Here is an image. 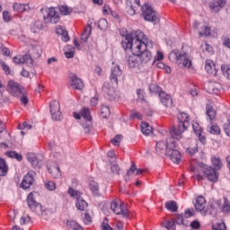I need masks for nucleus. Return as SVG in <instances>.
<instances>
[{
    "mask_svg": "<svg viewBox=\"0 0 230 230\" xmlns=\"http://www.w3.org/2000/svg\"><path fill=\"white\" fill-rule=\"evenodd\" d=\"M22 62L29 66V67H33L35 66V59L31 56V54H25L22 56Z\"/></svg>",
    "mask_w": 230,
    "mask_h": 230,
    "instance_id": "32",
    "label": "nucleus"
},
{
    "mask_svg": "<svg viewBox=\"0 0 230 230\" xmlns=\"http://www.w3.org/2000/svg\"><path fill=\"white\" fill-rule=\"evenodd\" d=\"M126 58L128 60V66L131 68L136 67L137 64H139V59L137 58V55L131 53V55L126 56Z\"/></svg>",
    "mask_w": 230,
    "mask_h": 230,
    "instance_id": "27",
    "label": "nucleus"
},
{
    "mask_svg": "<svg viewBox=\"0 0 230 230\" xmlns=\"http://www.w3.org/2000/svg\"><path fill=\"white\" fill-rule=\"evenodd\" d=\"M178 126L170 129L172 137H175L178 141L182 139V133L188 130L190 127V115L185 112H180L177 117Z\"/></svg>",
    "mask_w": 230,
    "mask_h": 230,
    "instance_id": "2",
    "label": "nucleus"
},
{
    "mask_svg": "<svg viewBox=\"0 0 230 230\" xmlns=\"http://www.w3.org/2000/svg\"><path fill=\"white\" fill-rule=\"evenodd\" d=\"M130 117L137 119H143V115H141L138 111L136 110H132L130 113Z\"/></svg>",
    "mask_w": 230,
    "mask_h": 230,
    "instance_id": "62",
    "label": "nucleus"
},
{
    "mask_svg": "<svg viewBox=\"0 0 230 230\" xmlns=\"http://www.w3.org/2000/svg\"><path fill=\"white\" fill-rule=\"evenodd\" d=\"M18 128L20 130H31V124H28V122H23L18 125Z\"/></svg>",
    "mask_w": 230,
    "mask_h": 230,
    "instance_id": "61",
    "label": "nucleus"
},
{
    "mask_svg": "<svg viewBox=\"0 0 230 230\" xmlns=\"http://www.w3.org/2000/svg\"><path fill=\"white\" fill-rule=\"evenodd\" d=\"M43 19L46 24H57L60 21V16L54 7H50L45 11Z\"/></svg>",
    "mask_w": 230,
    "mask_h": 230,
    "instance_id": "8",
    "label": "nucleus"
},
{
    "mask_svg": "<svg viewBox=\"0 0 230 230\" xmlns=\"http://www.w3.org/2000/svg\"><path fill=\"white\" fill-rule=\"evenodd\" d=\"M56 33L61 36V40H63V42H69V34L67 33V31H66V28L58 26L56 28Z\"/></svg>",
    "mask_w": 230,
    "mask_h": 230,
    "instance_id": "25",
    "label": "nucleus"
},
{
    "mask_svg": "<svg viewBox=\"0 0 230 230\" xmlns=\"http://www.w3.org/2000/svg\"><path fill=\"white\" fill-rule=\"evenodd\" d=\"M141 132L145 134V136H150V133L152 132V126H150L146 122H142L140 125Z\"/></svg>",
    "mask_w": 230,
    "mask_h": 230,
    "instance_id": "38",
    "label": "nucleus"
},
{
    "mask_svg": "<svg viewBox=\"0 0 230 230\" xmlns=\"http://www.w3.org/2000/svg\"><path fill=\"white\" fill-rule=\"evenodd\" d=\"M0 65L2 66L3 71H4L5 75H10V66L4 63V61H0Z\"/></svg>",
    "mask_w": 230,
    "mask_h": 230,
    "instance_id": "63",
    "label": "nucleus"
},
{
    "mask_svg": "<svg viewBox=\"0 0 230 230\" xmlns=\"http://www.w3.org/2000/svg\"><path fill=\"white\" fill-rule=\"evenodd\" d=\"M83 128L85 134H91V130H93V122L91 120H86L83 123Z\"/></svg>",
    "mask_w": 230,
    "mask_h": 230,
    "instance_id": "48",
    "label": "nucleus"
},
{
    "mask_svg": "<svg viewBox=\"0 0 230 230\" xmlns=\"http://www.w3.org/2000/svg\"><path fill=\"white\" fill-rule=\"evenodd\" d=\"M98 28L99 30H102V31H105L107 28H109V22H107V19H101L98 22Z\"/></svg>",
    "mask_w": 230,
    "mask_h": 230,
    "instance_id": "51",
    "label": "nucleus"
},
{
    "mask_svg": "<svg viewBox=\"0 0 230 230\" xmlns=\"http://www.w3.org/2000/svg\"><path fill=\"white\" fill-rule=\"evenodd\" d=\"M213 230H226V223L224 221L217 223L216 226H212Z\"/></svg>",
    "mask_w": 230,
    "mask_h": 230,
    "instance_id": "55",
    "label": "nucleus"
},
{
    "mask_svg": "<svg viewBox=\"0 0 230 230\" xmlns=\"http://www.w3.org/2000/svg\"><path fill=\"white\" fill-rule=\"evenodd\" d=\"M224 130H225L226 136H228L230 137V114L228 116L226 123L224 124Z\"/></svg>",
    "mask_w": 230,
    "mask_h": 230,
    "instance_id": "60",
    "label": "nucleus"
},
{
    "mask_svg": "<svg viewBox=\"0 0 230 230\" xmlns=\"http://www.w3.org/2000/svg\"><path fill=\"white\" fill-rule=\"evenodd\" d=\"M43 23L41 21H36L31 24V31L32 33H40L42 31Z\"/></svg>",
    "mask_w": 230,
    "mask_h": 230,
    "instance_id": "30",
    "label": "nucleus"
},
{
    "mask_svg": "<svg viewBox=\"0 0 230 230\" xmlns=\"http://www.w3.org/2000/svg\"><path fill=\"white\" fill-rule=\"evenodd\" d=\"M221 71L228 80H230V65H222L221 66Z\"/></svg>",
    "mask_w": 230,
    "mask_h": 230,
    "instance_id": "50",
    "label": "nucleus"
},
{
    "mask_svg": "<svg viewBox=\"0 0 230 230\" xmlns=\"http://www.w3.org/2000/svg\"><path fill=\"white\" fill-rule=\"evenodd\" d=\"M165 208L168 211H172V213H175L177 209H179V206H177V202L173 200L167 201L165 203Z\"/></svg>",
    "mask_w": 230,
    "mask_h": 230,
    "instance_id": "37",
    "label": "nucleus"
},
{
    "mask_svg": "<svg viewBox=\"0 0 230 230\" xmlns=\"http://www.w3.org/2000/svg\"><path fill=\"white\" fill-rule=\"evenodd\" d=\"M123 75V71H121V68L119 66H115L111 70V76L110 80L111 84H116L118 85V82L121 80V76Z\"/></svg>",
    "mask_w": 230,
    "mask_h": 230,
    "instance_id": "13",
    "label": "nucleus"
},
{
    "mask_svg": "<svg viewBox=\"0 0 230 230\" xmlns=\"http://www.w3.org/2000/svg\"><path fill=\"white\" fill-rule=\"evenodd\" d=\"M197 152H199V146L197 144L193 147H188L186 150V153L190 156L196 155Z\"/></svg>",
    "mask_w": 230,
    "mask_h": 230,
    "instance_id": "54",
    "label": "nucleus"
},
{
    "mask_svg": "<svg viewBox=\"0 0 230 230\" xmlns=\"http://www.w3.org/2000/svg\"><path fill=\"white\" fill-rule=\"evenodd\" d=\"M7 89L13 96H21L24 93V88L21 87V84L13 81H9Z\"/></svg>",
    "mask_w": 230,
    "mask_h": 230,
    "instance_id": "11",
    "label": "nucleus"
},
{
    "mask_svg": "<svg viewBox=\"0 0 230 230\" xmlns=\"http://www.w3.org/2000/svg\"><path fill=\"white\" fill-rule=\"evenodd\" d=\"M166 155H169L172 163H175L176 164H179V163H181V152H179V150H176L175 148L169 149V152Z\"/></svg>",
    "mask_w": 230,
    "mask_h": 230,
    "instance_id": "20",
    "label": "nucleus"
},
{
    "mask_svg": "<svg viewBox=\"0 0 230 230\" xmlns=\"http://www.w3.org/2000/svg\"><path fill=\"white\" fill-rule=\"evenodd\" d=\"M27 204L30 208L31 211H33L36 213V215H42V211H44V208H42V205H40L37 200H35V194L33 192H31L27 196Z\"/></svg>",
    "mask_w": 230,
    "mask_h": 230,
    "instance_id": "7",
    "label": "nucleus"
},
{
    "mask_svg": "<svg viewBox=\"0 0 230 230\" xmlns=\"http://www.w3.org/2000/svg\"><path fill=\"white\" fill-rule=\"evenodd\" d=\"M209 8L211 10V12H213L214 13H218L219 10H222L221 5L218 4V2H212L209 4Z\"/></svg>",
    "mask_w": 230,
    "mask_h": 230,
    "instance_id": "47",
    "label": "nucleus"
},
{
    "mask_svg": "<svg viewBox=\"0 0 230 230\" xmlns=\"http://www.w3.org/2000/svg\"><path fill=\"white\" fill-rule=\"evenodd\" d=\"M45 188L49 191H55L57 190V184L54 181H48L45 183Z\"/></svg>",
    "mask_w": 230,
    "mask_h": 230,
    "instance_id": "58",
    "label": "nucleus"
},
{
    "mask_svg": "<svg viewBox=\"0 0 230 230\" xmlns=\"http://www.w3.org/2000/svg\"><path fill=\"white\" fill-rule=\"evenodd\" d=\"M203 173L206 175L207 179L211 182H217L218 181V172L217 169L213 167H206L203 169Z\"/></svg>",
    "mask_w": 230,
    "mask_h": 230,
    "instance_id": "16",
    "label": "nucleus"
},
{
    "mask_svg": "<svg viewBox=\"0 0 230 230\" xmlns=\"http://www.w3.org/2000/svg\"><path fill=\"white\" fill-rule=\"evenodd\" d=\"M8 173V165H6V161L0 158V177H4Z\"/></svg>",
    "mask_w": 230,
    "mask_h": 230,
    "instance_id": "35",
    "label": "nucleus"
},
{
    "mask_svg": "<svg viewBox=\"0 0 230 230\" xmlns=\"http://www.w3.org/2000/svg\"><path fill=\"white\" fill-rule=\"evenodd\" d=\"M221 211L225 215H229L230 213V202L229 199H227V198H224V203Z\"/></svg>",
    "mask_w": 230,
    "mask_h": 230,
    "instance_id": "39",
    "label": "nucleus"
},
{
    "mask_svg": "<svg viewBox=\"0 0 230 230\" xmlns=\"http://www.w3.org/2000/svg\"><path fill=\"white\" fill-rule=\"evenodd\" d=\"M206 114L210 121L213 124V121L217 119V110L211 104L206 105Z\"/></svg>",
    "mask_w": 230,
    "mask_h": 230,
    "instance_id": "21",
    "label": "nucleus"
},
{
    "mask_svg": "<svg viewBox=\"0 0 230 230\" xmlns=\"http://www.w3.org/2000/svg\"><path fill=\"white\" fill-rule=\"evenodd\" d=\"M68 226H71L74 230H84V228L76 224L75 221H70Z\"/></svg>",
    "mask_w": 230,
    "mask_h": 230,
    "instance_id": "64",
    "label": "nucleus"
},
{
    "mask_svg": "<svg viewBox=\"0 0 230 230\" xmlns=\"http://www.w3.org/2000/svg\"><path fill=\"white\" fill-rule=\"evenodd\" d=\"M81 114H82L83 118L85 119V121L93 120V117H91V110H89V108H84L81 111Z\"/></svg>",
    "mask_w": 230,
    "mask_h": 230,
    "instance_id": "40",
    "label": "nucleus"
},
{
    "mask_svg": "<svg viewBox=\"0 0 230 230\" xmlns=\"http://www.w3.org/2000/svg\"><path fill=\"white\" fill-rule=\"evenodd\" d=\"M101 116L102 118H104V119H107L111 116V109L109 108V106L102 105Z\"/></svg>",
    "mask_w": 230,
    "mask_h": 230,
    "instance_id": "42",
    "label": "nucleus"
},
{
    "mask_svg": "<svg viewBox=\"0 0 230 230\" xmlns=\"http://www.w3.org/2000/svg\"><path fill=\"white\" fill-rule=\"evenodd\" d=\"M174 222L178 224V226H182L184 224V217L182 215L176 214L174 216Z\"/></svg>",
    "mask_w": 230,
    "mask_h": 230,
    "instance_id": "59",
    "label": "nucleus"
},
{
    "mask_svg": "<svg viewBox=\"0 0 230 230\" xmlns=\"http://www.w3.org/2000/svg\"><path fill=\"white\" fill-rule=\"evenodd\" d=\"M5 155H7V157H10L11 159H16V161L19 162L22 161V155L15 151H7L5 153Z\"/></svg>",
    "mask_w": 230,
    "mask_h": 230,
    "instance_id": "36",
    "label": "nucleus"
},
{
    "mask_svg": "<svg viewBox=\"0 0 230 230\" xmlns=\"http://www.w3.org/2000/svg\"><path fill=\"white\" fill-rule=\"evenodd\" d=\"M201 49L203 53H213V47L208 43H204L201 45Z\"/></svg>",
    "mask_w": 230,
    "mask_h": 230,
    "instance_id": "56",
    "label": "nucleus"
},
{
    "mask_svg": "<svg viewBox=\"0 0 230 230\" xmlns=\"http://www.w3.org/2000/svg\"><path fill=\"white\" fill-rule=\"evenodd\" d=\"M89 190L92 191L93 195L100 194V185L95 181H89Z\"/></svg>",
    "mask_w": 230,
    "mask_h": 230,
    "instance_id": "33",
    "label": "nucleus"
},
{
    "mask_svg": "<svg viewBox=\"0 0 230 230\" xmlns=\"http://www.w3.org/2000/svg\"><path fill=\"white\" fill-rule=\"evenodd\" d=\"M59 12L62 13V15H69V13H73V8L67 6V5H61L59 7Z\"/></svg>",
    "mask_w": 230,
    "mask_h": 230,
    "instance_id": "49",
    "label": "nucleus"
},
{
    "mask_svg": "<svg viewBox=\"0 0 230 230\" xmlns=\"http://www.w3.org/2000/svg\"><path fill=\"white\" fill-rule=\"evenodd\" d=\"M194 206H195L196 211H199L204 217H206V215H208V211H209V210H206V198H204L203 196H199L196 199V202H195Z\"/></svg>",
    "mask_w": 230,
    "mask_h": 230,
    "instance_id": "12",
    "label": "nucleus"
},
{
    "mask_svg": "<svg viewBox=\"0 0 230 230\" xmlns=\"http://www.w3.org/2000/svg\"><path fill=\"white\" fill-rule=\"evenodd\" d=\"M138 58V66H146V64H149V62L152 61V58H154V56L152 55V52L146 49V50L142 51L140 54L137 55Z\"/></svg>",
    "mask_w": 230,
    "mask_h": 230,
    "instance_id": "10",
    "label": "nucleus"
},
{
    "mask_svg": "<svg viewBox=\"0 0 230 230\" xmlns=\"http://www.w3.org/2000/svg\"><path fill=\"white\" fill-rule=\"evenodd\" d=\"M35 182V172H29L22 179L21 183V188L23 190H28Z\"/></svg>",
    "mask_w": 230,
    "mask_h": 230,
    "instance_id": "14",
    "label": "nucleus"
},
{
    "mask_svg": "<svg viewBox=\"0 0 230 230\" xmlns=\"http://www.w3.org/2000/svg\"><path fill=\"white\" fill-rule=\"evenodd\" d=\"M41 53L42 50L40 49V47H36L32 49L31 57L35 60L37 58H40Z\"/></svg>",
    "mask_w": 230,
    "mask_h": 230,
    "instance_id": "44",
    "label": "nucleus"
},
{
    "mask_svg": "<svg viewBox=\"0 0 230 230\" xmlns=\"http://www.w3.org/2000/svg\"><path fill=\"white\" fill-rule=\"evenodd\" d=\"M111 209L115 213V215H121L123 218H130V212L128 209L125 208V204L118 203L117 201H112L111 204Z\"/></svg>",
    "mask_w": 230,
    "mask_h": 230,
    "instance_id": "9",
    "label": "nucleus"
},
{
    "mask_svg": "<svg viewBox=\"0 0 230 230\" xmlns=\"http://www.w3.org/2000/svg\"><path fill=\"white\" fill-rule=\"evenodd\" d=\"M159 98H160L161 103L164 107H172V105H173V101L172 100V96H170V94L166 93L165 92L160 93Z\"/></svg>",
    "mask_w": 230,
    "mask_h": 230,
    "instance_id": "19",
    "label": "nucleus"
},
{
    "mask_svg": "<svg viewBox=\"0 0 230 230\" xmlns=\"http://www.w3.org/2000/svg\"><path fill=\"white\" fill-rule=\"evenodd\" d=\"M169 60L175 62L178 66H183V67H187L188 69L193 66L191 57L188 53L179 49H174L169 53Z\"/></svg>",
    "mask_w": 230,
    "mask_h": 230,
    "instance_id": "3",
    "label": "nucleus"
},
{
    "mask_svg": "<svg viewBox=\"0 0 230 230\" xmlns=\"http://www.w3.org/2000/svg\"><path fill=\"white\" fill-rule=\"evenodd\" d=\"M92 31L93 27H91V25H88L81 35V40H83V42H87V40L89 39V37H91Z\"/></svg>",
    "mask_w": 230,
    "mask_h": 230,
    "instance_id": "34",
    "label": "nucleus"
},
{
    "mask_svg": "<svg viewBox=\"0 0 230 230\" xmlns=\"http://www.w3.org/2000/svg\"><path fill=\"white\" fill-rule=\"evenodd\" d=\"M13 10L18 13H24V12H30L31 7H30V4L14 3L13 4Z\"/></svg>",
    "mask_w": 230,
    "mask_h": 230,
    "instance_id": "18",
    "label": "nucleus"
},
{
    "mask_svg": "<svg viewBox=\"0 0 230 230\" xmlns=\"http://www.w3.org/2000/svg\"><path fill=\"white\" fill-rule=\"evenodd\" d=\"M68 194L73 199H75V207L79 211H85L87 209L89 204H87V201L82 198V192L80 190H75L72 187H69L68 189Z\"/></svg>",
    "mask_w": 230,
    "mask_h": 230,
    "instance_id": "5",
    "label": "nucleus"
},
{
    "mask_svg": "<svg viewBox=\"0 0 230 230\" xmlns=\"http://www.w3.org/2000/svg\"><path fill=\"white\" fill-rule=\"evenodd\" d=\"M102 92L104 94H106V98L110 100V102L116 100V91L114 90V87L111 85V84L104 83Z\"/></svg>",
    "mask_w": 230,
    "mask_h": 230,
    "instance_id": "15",
    "label": "nucleus"
},
{
    "mask_svg": "<svg viewBox=\"0 0 230 230\" xmlns=\"http://www.w3.org/2000/svg\"><path fill=\"white\" fill-rule=\"evenodd\" d=\"M121 139H123V136L117 135L113 139H111V143L112 145H114V146H119L121 143Z\"/></svg>",
    "mask_w": 230,
    "mask_h": 230,
    "instance_id": "57",
    "label": "nucleus"
},
{
    "mask_svg": "<svg viewBox=\"0 0 230 230\" xmlns=\"http://www.w3.org/2000/svg\"><path fill=\"white\" fill-rule=\"evenodd\" d=\"M141 10L142 16L144 17L145 21L154 22V24H157V22H159V14L152 8V5L145 4Z\"/></svg>",
    "mask_w": 230,
    "mask_h": 230,
    "instance_id": "6",
    "label": "nucleus"
},
{
    "mask_svg": "<svg viewBox=\"0 0 230 230\" xmlns=\"http://www.w3.org/2000/svg\"><path fill=\"white\" fill-rule=\"evenodd\" d=\"M222 85L218 83H210L208 84V91L211 94H220Z\"/></svg>",
    "mask_w": 230,
    "mask_h": 230,
    "instance_id": "29",
    "label": "nucleus"
},
{
    "mask_svg": "<svg viewBox=\"0 0 230 230\" xmlns=\"http://www.w3.org/2000/svg\"><path fill=\"white\" fill-rule=\"evenodd\" d=\"M134 172H136V175H141L142 173H145V170L137 169V167L136 166V164L132 162L129 170H128L127 172V175L130 176L134 173Z\"/></svg>",
    "mask_w": 230,
    "mask_h": 230,
    "instance_id": "31",
    "label": "nucleus"
},
{
    "mask_svg": "<svg viewBox=\"0 0 230 230\" xmlns=\"http://www.w3.org/2000/svg\"><path fill=\"white\" fill-rule=\"evenodd\" d=\"M205 69L208 75H212L213 76H217V67L215 66V63L211 59H208L206 61Z\"/></svg>",
    "mask_w": 230,
    "mask_h": 230,
    "instance_id": "23",
    "label": "nucleus"
},
{
    "mask_svg": "<svg viewBox=\"0 0 230 230\" xmlns=\"http://www.w3.org/2000/svg\"><path fill=\"white\" fill-rule=\"evenodd\" d=\"M220 206H222V201L217 200L214 204L210 205L209 208H206V211H208V215H211L212 217H215V215H217L218 211L217 208H220Z\"/></svg>",
    "mask_w": 230,
    "mask_h": 230,
    "instance_id": "28",
    "label": "nucleus"
},
{
    "mask_svg": "<svg viewBox=\"0 0 230 230\" xmlns=\"http://www.w3.org/2000/svg\"><path fill=\"white\" fill-rule=\"evenodd\" d=\"M176 137H170L165 141L159 140L155 145V151L158 155H167L170 150L177 148V142H175Z\"/></svg>",
    "mask_w": 230,
    "mask_h": 230,
    "instance_id": "4",
    "label": "nucleus"
},
{
    "mask_svg": "<svg viewBox=\"0 0 230 230\" xmlns=\"http://www.w3.org/2000/svg\"><path fill=\"white\" fill-rule=\"evenodd\" d=\"M71 86L73 89H76V91H82L84 89V81L78 78L76 75L71 76Z\"/></svg>",
    "mask_w": 230,
    "mask_h": 230,
    "instance_id": "22",
    "label": "nucleus"
},
{
    "mask_svg": "<svg viewBox=\"0 0 230 230\" xmlns=\"http://www.w3.org/2000/svg\"><path fill=\"white\" fill-rule=\"evenodd\" d=\"M48 170L49 172L50 173V175H52V177H54V179H58V177H60L61 173H60V167L58 166V164H52V165L48 166Z\"/></svg>",
    "mask_w": 230,
    "mask_h": 230,
    "instance_id": "24",
    "label": "nucleus"
},
{
    "mask_svg": "<svg viewBox=\"0 0 230 230\" xmlns=\"http://www.w3.org/2000/svg\"><path fill=\"white\" fill-rule=\"evenodd\" d=\"M52 119L54 121H60L62 119V111L60 110H58L56 111L50 112Z\"/></svg>",
    "mask_w": 230,
    "mask_h": 230,
    "instance_id": "53",
    "label": "nucleus"
},
{
    "mask_svg": "<svg viewBox=\"0 0 230 230\" xmlns=\"http://www.w3.org/2000/svg\"><path fill=\"white\" fill-rule=\"evenodd\" d=\"M50 113L56 111H60V102L58 101H52L49 104Z\"/></svg>",
    "mask_w": 230,
    "mask_h": 230,
    "instance_id": "52",
    "label": "nucleus"
},
{
    "mask_svg": "<svg viewBox=\"0 0 230 230\" xmlns=\"http://www.w3.org/2000/svg\"><path fill=\"white\" fill-rule=\"evenodd\" d=\"M27 161L31 163L33 168L40 167L42 164V162L39 161V159L33 153L27 154Z\"/></svg>",
    "mask_w": 230,
    "mask_h": 230,
    "instance_id": "26",
    "label": "nucleus"
},
{
    "mask_svg": "<svg viewBox=\"0 0 230 230\" xmlns=\"http://www.w3.org/2000/svg\"><path fill=\"white\" fill-rule=\"evenodd\" d=\"M139 6H141L140 0H128L127 8L128 15H136V12H137Z\"/></svg>",
    "mask_w": 230,
    "mask_h": 230,
    "instance_id": "17",
    "label": "nucleus"
},
{
    "mask_svg": "<svg viewBox=\"0 0 230 230\" xmlns=\"http://www.w3.org/2000/svg\"><path fill=\"white\" fill-rule=\"evenodd\" d=\"M120 35L122 37L121 46L123 49H130L133 55H139L143 51H146V36L143 31H137L134 36L128 33L125 29L120 30Z\"/></svg>",
    "mask_w": 230,
    "mask_h": 230,
    "instance_id": "1",
    "label": "nucleus"
},
{
    "mask_svg": "<svg viewBox=\"0 0 230 230\" xmlns=\"http://www.w3.org/2000/svg\"><path fill=\"white\" fill-rule=\"evenodd\" d=\"M149 91H150L151 93H157L158 96H160L161 93H164V91H163V89H162L159 85L155 84H150V86H149Z\"/></svg>",
    "mask_w": 230,
    "mask_h": 230,
    "instance_id": "45",
    "label": "nucleus"
},
{
    "mask_svg": "<svg viewBox=\"0 0 230 230\" xmlns=\"http://www.w3.org/2000/svg\"><path fill=\"white\" fill-rule=\"evenodd\" d=\"M162 227H165V229L168 230H175V223L173 221H166V222H162L161 223Z\"/></svg>",
    "mask_w": 230,
    "mask_h": 230,
    "instance_id": "46",
    "label": "nucleus"
},
{
    "mask_svg": "<svg viewBox=\"0 0 230 230\" xmlns=\"http://www.w3.org/2000/svg\"><path fill=\"white\" fill-rule=\"evenodd\" d=\"M208 130L210 134H214V136H219L220 134V128L217 125L208 126Z\"/></svg>",
    "mask_w": 230,
    "mask_h": 230,
    "instance_id": "43",
    "label": "nucleus"
},
{
    "mask_svg": "<svg viewBox=\"0 0 230 230\" xmlns=\"http://www.w3.org/2000/svg\"><path fill=\"white\" fill-rule=\"evenodd\" d=\"M212 161V164L213 166H215V168H217V170H221L222 169V160L220 159V157L217 156H213L211 158Z\"/></svg>",
    "mask_w": 230,
    "mask_h": 230,
    "instance_id": "41",
    "label": "nucleus"
}]
</instances>
